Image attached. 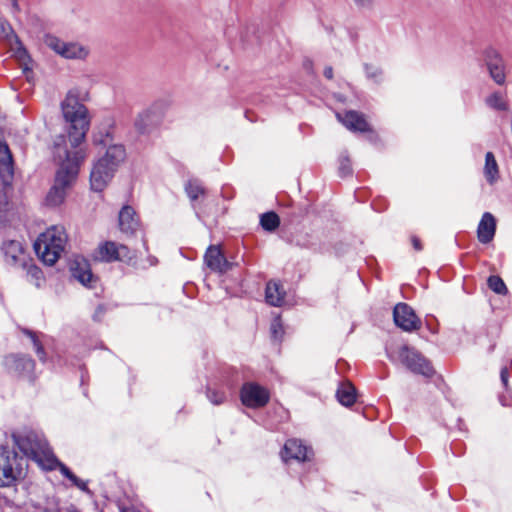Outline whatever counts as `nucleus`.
I'll return each instance as SVG.
<instances>
[{
  "instance_id": "nucleus-1",
  "label": "nucleus",
  "mask_w": 512,
  "mask_h": 512,
  "mask_svg": "<svg viewBox=\"0 0 512 512\" xmlns=\"http://www.w3.org/2000/svg\"><path fill=\"white\" fill-rule=\"evenodd\" d=\"M95 146L106 148L105 153L97 158L90 173V184L94 191L101 192L108 185L126 159V150L122 144L114 143V123L107 120L92 136Z\"/></svg>"
},
{
  "instance_id": "nucleus-2",
  "label": "nucleus",
  "mask_w": 512,
  "mask_h": 512,
  "mask_svg": "<svg viewBox=\"0 0 512 512\" xmlns=\"http://www.w3.org/2000/svg\"><path fill=\"white\" fill-rule=\"evenodd\" d=\"M62 115L68 123L67 134L59 135L54 141V152L65 147L68 155L77 151L84 152V159L88 156V149L84 146L86 135L90 128V116L86 106L80 102L78 96L69 92L61 103Z\"/></svg>"
},
{
  "instance_id": "nucleus-3",
  "label": "nucleus",
  "mask_w": 512,
  "mask_h": 512,
  "mask_svg": "<svg viewBox=\"0 0 512 512\" xmlns=\"http://www.w3.org/2000/svg\"><path fill=\"white\" fill-rule=\"evenodd\" d=\"M54 157L59 168L56 172L55 183L45 199L46 204L51 207L59 206L64 202L67 189L76 180L80 167L86 160L84 152L77 151L70 156L65 147H60L59 152H54Z\"/></svg>"
},
{
  "instance_id": "nucleus-4",
  "label": "nucleus",
  "mask_w": 512,
  "mask_h": 512,
  "mask_svg": "<svg viewBox=\"0 0 512 512\" xmlns=\"http://www.w3.org/2000/svg\"><path fill=\"white\" fill-rule=\"evenodd\" d=\"M14 444L28 458L34 460L45 469L52 470L56 457L53 455L47 441L31 430L12 434Z\"/></svg>"
},
{
  "instance_id": "nucleus-5",
  "label": "nucleus",
  "mask_w": 512,
  "mask_h": 512,
  "mask_svg": "<svg viewBox=\"0 0 512 512\" xmlns=\"http://www.w3.org/2000/svg\"><path fill=\"white\" fill-rule=\"evenodd\" d=\"M66 243L64 227L55 225L39 235L34 242V250L45 264L54 265L64 252Z\"/></svg>"
},
{
  "instance_id": "nucleus-6",
  "label": "nucleus",
  "mask_w": 512,
  "mask_h": 512,
  "mask_svg": "<svg viewBox=\"0 0 512 512\" xmlns=\"http://www.w3.org/2000/svg\"><path fill=\"white\" fill-rule=\"evenodd\" d=\"M388 358L394 363H401L408 370L430 378L434 375V369L420 353L407 345H402L393 350H387Z\"/></svg>"
},
{
  "instance_id": "nucleus-7",
  "label": "nucleus",
  "mask_w": 512,
  "mask_h": 512,
  "mask_svg": "<svg viewBox=\"0 0 512 512\" xmlns=\"http://www.w3.org/2000/svg\"><path fill=\"white\" fill-rule=\"evenodd\" d=\"M21 461L14 450L0 445V487H10L23 478Z\"/></svg>"
},
{
  "instance_id": "nucleus-8",
  "label": "nucleus",
  "mask_w": 512,
  "mask_h": 512,
  "mask_svg": "<svg viewBox=\"0 0 512 512\" xmlns=\"http://www.w3.org/2000/svg\"><path fill=\"white\" fill-rule=\"evenodd\" d=\"M47 47L66 59L83 60L89 54V49L77 42H65L53 35H46L44 39Z\"/></svg>"
},
{
  "instance_id": "nucleus-9",
  "label": "nucleus",
  "mask_w": 512,
  "mask_h": 512,
  "mask_svg": "<svg viewBox=\"0 0 512 512\" xmlns=\"http://www.w3.org/2000/svg\"><path fill=\"white\" fill-rule=\"evenodd\" d=\"M98 254L100 259L106 262L122 261L130 263L136 258L134 251L113 241H106L101 244L98 248Z\"/></svg>"
},
{
  "instance_id": "nucleus-10",
  "label": "nucleus",
  "mask_w": 512,
  "mask_h": 512,
  "mask_svg": "<svg viewBox=\"0 0 512 512\" xmlns=\"http://www.w3.org/2000/svg\"><path fill=\"white\" fill-rule=\"evenodd\" d=\"M484 61L491 79L499 86L506 83V63L501 54L494 48L484 51Z\"/></svg>"
},
{
  "instance_id": "nucleus-11",
  "label": "nucleus",
  "mask_w": 512,
  "mask_h": 512,
  "mask_svg": "<svg viewBox=\"0 0 512 512\" xmlns=\"http://www.w3.org/2000/svg\"><path fill=\"white\" fill-rule=\"evenodd\" d=\"M393 319L397 327L405 332H413L421 327V320L412 307L406 303H398L393 309Z\"/></svg>"
},
{
  "instance_id": "nucleus-12",
  "label": "nucleus",
  "mask_w": 512,
  "mask_h": 512,
  "mask_svg": "<svg viewBox=\"0 0 512 512\" xmlns=\"http://www.w3.org/2000/svg\"><path fill=\"white\" fill-rule=\"evenodd\" d=\"M269 392L256 383H245L240 391V398L246 407L260 408L269 401Z\"/></svg>"
},
{
  "instance_id": "nucleus-13",
  "label": "nucleus",
  "mask_w": 512,
  "mask_h": 512,
  "mask_svg": "<svg viewBox=\"0 0 512 512\" xmlns=\"http://www.w3.org/2000/svg\"><path fill=\"white\" fill-rule=\"evenodd\" d=\"M1 251L5 263L13 267H25L29 260L22 243L17 240L4 241Z\"/></svg>"
},
{
  "instance_id": "nucleus-14",
  "label": "nucleus",
  "mask_w": 512,
  "mask_h": 512,
  "mask_svg": "<svg viewBox=\"0 0 512 512\" xmlns=\"http://www.w3.org/2000/svg\"><path fill=\"white\" fill-rule=\"evenodd\" d=\"M3 364L9 373L18 376H30L35 367V363L30 357L17 354L6 356Z\"/></svg>"
},
{
  "instance_id": "nucleus-15",
  "label": "nucleus",
  "mask_w": 512,
  "mask_h": 512,
  "mask_svg": "<svg viewBox=\"0 0 512 512\" xmlns=\"http://www.w3.org/2000/svg\"><path fill=\"white\" fill-rule=\"evenodd\" d=\"M205 264L214 272L224 274L232 269L234 264L226 259L218 246H209L204 255Z\"/></svg>"
},
{
  "instance_id": "nucleus-16",
  "label": "nucleus",
  "mask_w": 512,
  "mask_h": 512,
  "mask_svg": "<svg viewBox=\"0 0 512 512\" xmlns=\"http://www.w3.org/2000/svg\"><path fill=\"white\" fill-rule=\"evenodd\" d=\"M72 277L83 286L92 288L97 278L92 274L90 265L85 259H76L70 266Z\"/></svg>"
},
{
  "instance_id": "nucleus-17",
  "label": "nucleus",
  "mask_w": 512,
  "mask_h": 512,
  "mask_svg": "<svg viewBox=\"0 0 512 512\" xmlns=\"http://www.w3.org/2000/svg\"><path fill=\"white\" fill-rule=\"evenodd\" d=\"M311 450L302 444L300 440L290 439L284 445L282 451V459L285 462L289 460H297L299 462L307 461L310 459Z\"/></svg>"
},
{
  "instance_id": "nucleus-18",
  "label": "nucleus",
  "mask_w": 512,
  "mask_h": 512,
  "mask_svg": "<svg viewBox=\"0 0 512 512\" xmlns=\"http://www.w3.org/2000/svg\"><path fill=\"white\" fill-rule=\"evenodd\" d=\"M160 121L156 108L151 106L138 113L134 120L135 129L141 133H149Z\"/></svg>"
},
{
  "instance_id": "nucleus-19",
  "label": "nucleus",
  "mask_w": 512,
  "mask_h": 512,
  "mask_svg": "<svg viewBox=\"0 0 512 512\" xmlns=\"http://www.w3.org/2000/svg\"><path fill=\"white\" fill-rule=\"evenodd\" d=\"M13 159L8 145L0 140V178L4 185H9L13 178Z\"/></svg>"
},
{
  "instance_id": "nucleus-20",
  "label": "nucleus",
  "mask_w": 512,
  "mask_h": 512,
  "mask_svg": "<svg viewBox=\"0 0 512 512\" xmlns=\"http://www.w3.org/2000/svg\"><path fill=\"white\" fill-rule=\"evenodd\" d=\"M119 228L122 233L133 235L139 228V219L131 206H123L118 216Z\"/></svg>"
},
{
  "instance_id": "nucleus-21",
  "label": "nucleus",
  "mask_w": 512,
  "mask_h": 512,
  "mask_svg": "<svg viewBox=\"0 0 512 512\" xmlns=\"http://www.w3.org/2000/svg\"><path fill=\"white\" fill-rule=\"evenodd\" d=\"M496 232V219L490 212H485L478 224L477 237L480 243H490Z\"/></svg>"
},
{
  "instance_id": "nucleus-22",
  "label": "nucleus",
  "mask_w": 512,
  "mask_h": 512,
  "mask_svg": "<svg viewBox=\"0 0 512 512\" xmlns=\"http://www.w3.org/2000/svg\"><path fill=\"white\" fill-rule=\"evenodd\" d=\"M337 119L349 130L365 132L368 130V123L366 122L363 115L355 111H347L343 115L341 113L336 114Z\"/></svg>"
},
{
  "instance_id": "nucleus-23",
  "label": "nucleus",
  "mask_w": 512,
  "mask_h": 512,
  "mask_svg": "<svg viewBox=\"0 0 512 512\" xmlns=\"http://www.w3.org/2000/svg\"><path fill=\"white\" fill-rule=\"evenodd\" d=\"M285 292L282 286L275 281H270L266 285L265 298L271 306H281L284 303Z\"/></svg>"
},
{
  "instance_id": "nucleus-24",
  "label": "nucleus",
  "mask_w": 512,
  "mask_h": 512,
  "mask_svg": "<svg viewBox=\"0 0 512 512\" xmlns=\"http://www.w3.org/2000/svg\"><path fill=\"white\" fill-rule=\"evenodd\" d=\"M483 173L486 181L490 185H494L499 180V167L492 152H487L485 155Z\"/></svg>"
},
{
  "instance_id": "nucleus-25",
  "label": "nucleus",
  "mask_w": 512,
  "mask_h": 512,
  "mask_svg": "<svg viewBox=\"0 0 512 512\" xmlns=\"http://www.w3.org/2000/svg\"><path fill=\"white\" fill-rule=\"evenodd\" d=\"M336 396L342 405L350 406L356 400L355 388L350 382L341 383L337 389Z\"/></svg>"
},
{
  "instance_id": "nucleus-26",
  "label": "nucleus",
  "mask_w": 512,
  "mask_h": 512,
  "mask_svg": "<svg viewBox=\"0 0 512 512\" xmlns=\"http://www.w3.org/2000/svg\"><path fill=\"white\" fill-rule=\"evenodd\" d=\"M21 268L25 270L26 279L28 282H30L37 288H40L44 284L45 278L43 272L39 267L32 263L29 264L28 261H26V266Z\"/></svg>"
},
{
  "instance_id": "nucleus-27",
  "label": "nucleus",
  "mask_w": 512,
  "mask_h": 512,
  "mask_svg": "<svg viewBox=\"0 0 512 512\" xmlns=\"http://www.w3.org/2000/svg\"><path fill=\"white\" fill-rule=\"evenodd\" d=\"M55 468H58L59 471L61 472V474L71 481L72 485L76 486L77 488H79L82 491H88L87 483L85 481L79 479L75 474H73L70 471V469L66 465L59 462L57 459H56V463H53L52 469H55Z\"/></svg>"
},
{
  "instance_id": "nucleus-28",
  "label": "nucleus",
  "mask_w": 512,
  "mask_h": 512,
  "mask_svg": "<svg viewBox=\"0 0 512 512\" xmlns=\"http://www.w3.org/2000/svg\"><path fill=\"white\" fill-rule=\"evenodd\" d=\"M485 104L497 111H507L508 110V103L504 97V95L501 92H493L485 99Z\"/></svg>"
},
{
  "instance_id": "nucleus-29",
  "label": "nucleus",
  "mask_w": 512,
  "mask_h": 512,
  "mask_svg": "<svg viewBox=\"0 0 512 512\" xmlns=\"http://www.w3.org/2000/svg\"><path fill=\"white\" fill-rule=\"evenodd\" d=\"M260 224L266 231H274L280 224L278 215L274 212H266L260 217Z\"/></svg>"
},
{
  "instance_id": "nucleus-30",
  "label": "nucleus",
  "mask_w": 512,
  "mask_h": 512,
  "mask_svg": "<svg viewBox=\"0 0 512 512\" xmlns=\"http://www.w3.org/2000/svg\"><path fill=\"white\" fill-rule=\"evenodd\" d=\"M185 191L191 201L197 200L200 196L204 195L205 189L200 181L193 179L189 180L185 185Z\"/></svg>"
},
{
  "instance_id": "nucleus-31",
  "label": "nucleus",
  "mask_w": 512,
  "mask_h": 512,
  "mask_svg": "<svg viewBox=\"0 0 512 512\" xmlns=\"http://www.w3.org/2000/svg\"><path fill=\"white\" fill-rule=\"evenodd\" d=\"M8 199L5 191L0 189V228L6 226L9 221Z\"/></svg>"
},
{
  "instance_id": "nucleus-32",
  "label": "nucleus",
  "mask_w": 512,
  "mask_h": 512,
  "mask_svg": "<svg viewBox=\"0 0 512 512\" xmlns=\"http://www.w3.org/2000/svg\"><path fill=\"white\" fill-rule=\"evenodd\" d=\"M488 287L495 293L499 295H505L508 292V289L504 283V281L496 275H492L487 280Z\"/></svg>"
},
{
  "instance_id": "nucleus-33",
  "label": "nucleus",
  "mask_w": 512,
  "mask_h": 512,
  "mask_svg": "<svg viewBox=\"0 0 512 512\" xmlns=\"http://www.w3.org/2000/svg\"><path fill=\"white\" fill-rule=\"evenodd\" d=\"M271 333L275 339L281 338L284 330L280 317H275L271 323Z\"/></svg>"
},
{
  "instance_id": "nucleus-34",
  "label": "nucleus",
  "mask_w": 512,
  "mask_h": 512,
  "mask_svg": "<svg viewBox=\"0 0 512 512\" xmlns=\"http://www.w3.org/2000/svg\"><path fill=\"white\" fill-rule=\"evenodd\" d=\"M207 397L209 401L214 405L222 404L226 399L224 393L210 389L207 391Z\"/></svg>"
},
{
  "instance_id": "nucleus-35",
  "label": "nucleus",
  "mask_w": 512,
  "mask_h": 512,
  "mask_svg": "<svg viewBox=\"0 0 512 512\" xmlns=\"http://www.w3.org/2000/svg\"><path fill=\"white\" fill-rule=\"evenodd\" d=\"M365 72L368 78L378 81L382 76V71L379 67L374 65H365Z\"/></svg>"
},
{
  "instance_id": "nucleus-36",
  "label": "nucleus",
  "mask_w": 512,
  "mask_h": 512,
  "mask_svg": "<svg viewBox=\"0 0 512 512\" xmlns=\"http://www.w3.org/2000/svg\"><path fill=\"white\" fill-rule=\"evenodd\" d=\"M26 334L32 339L35 351H36L39 359L44 361L45 352H44L42 345L40 344V342L37 340V338L35 337V335L32 332L26 331Z\"/></svg>"
},
{
  "instance_id": "nucleus-37",
  "label": "nucleus",
  "mask_w": 512,
  "mask_h": 512,
  "mask_svg": "<svg viewBox=\"0 0 512 512\" xmlns=\"http://www.w3.org/2000/svg\"><path fill=\"white\" fill-rule=\"evenodd\" d=\"M339 173L342 177H345L351 173L350 161L347 157H341Z\"/></svg>"
},
{
  "instance_id": "nucleus-38",
  "label": "nucleus",
  "mask_w": 512,
  "mask_h": 512,
  "mask_svg": "<svg viewBox=\"0 0 512 512\" xmlns=\"http://www.w3.org/2000/svg\"><path fill=\"white\" fill-rule=\"evenodd\" d=\"M354 4L361 9H371L375 0H353Z\"/></svg>"
},
{
  "instance_id": "nucleus-39",
  "label": "nucleus",
  "mask_w": 512,
  "mask_h": 512,
  "mask_svg": "<svg viewBox=\"0 0 512 512\" xmlns=\"http://www.w3.org/2000/svg\"><path fill=\"white\" fill-rule=\"evenodd\" d=\"M500 377H501V381H502L503 385L505 387H507L508 386V377H509V371H508L507 367H503L501 369Z\"/></svg>"
},
{
  "instance_id": "nucleus-40",
  "label": "nucleus",
  "mask_w": 512,
  "mask_h": 512,
  "mask_svg": "<svg viewBox=\"0 0 512 512\" xmlns=\"http://www.w3.org/2000/svg\"><path fill=\"white\" fill-rule=\"evenodd\" d=\"M11 7L14 13H18L20 11L18 0H11Z\"/></svg>"
},
{
  "instance_id": "nucleus-41",
  "label": "nucleus",
  "mask_w": 512,
  "mask_h": 512,
  "mask_svg": "<svg viewBox=\"0 0 512 512\" xmlns=\"http://www.w3.org/2000/svg\"><path fill=\"white\" fill-rule=\"evenodd\" d=\"M412 244L414 246V248L417 250V251H420L422 249V246H421V243H420V240L416 237H413L412 238Z\"/></svg>"
},
{
  "instance_id": "nucleus-42",
  "label": "nucleus",
  "mask_w": 512,
  "mask_h": 512,
  "mask_svg": "<svg viewBox=\"0 0 512 512\" xmlns=\"http://www.w3.org/2000/svg\"><path fill=\"white\" fill-rule=\"evenodd\" d=\"M324 76L328 79H332L333 78V69L332 67H326L325 70H324Z\"/></svg>"
},
{
  "instance_id": "nucleus-43",
  "label": "nucleus",
  "mask_w": 512,
  "mask_h": 512,
  "mask_svg": "<svg viewBox=\"0 0 512 512\" xmlns=\"http://www.w3.org/2000/svg\"><path fill=\"white\" fill-rule=\"evenodd\" d=\"M120 512H136V511L133 509H121Z\"/></svg>"
},
{
  "instance_id": "nucleus-44",
  "label": "nucleus",
  "mask_w": 512,
  "mask_h": 512,
  "mask_svg": "<svg viewBox=\"0 0 512 512\" xmlns=\"http://www.w3.org/2000/svg\"><path fill=\"white\" fill-rule=\"evenodd\" d=\"M7 28H8V30H9V32H11V33H12V29H11V27H10L9 25H7Z\"/></svg>"
}]
</instances>
